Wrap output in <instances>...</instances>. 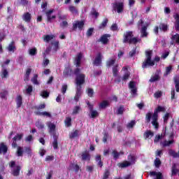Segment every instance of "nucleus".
<instances>
[{
    "mask_svg": "<svg viewBox=\"0 0 179 179\" xmlns=\"http://www.w3.org/2000/svg\"><path fill=\"white\" fill-rule=\"evenodd\" d=\"M22 19L27 23L31 22V14H30V13L29 12L24 13V15H22Z\"/></svg>",
    "mask_w": 179,
    "mask_h": 179,
    "instance_id": "17",
    "label": "nucleus"
},
{
    "mask_svg": "<svg viewBox=\"0 0 179 179\" xmlns=\"http://www.w3.org/2000/svg\"><path fill=\"white\" fill-rule=\"evenodd\" d=\"M103 56L101 55V52H98L94 62L93 65H95V66H100V64H101Z\"/></svg>",
    "mask_w": 179,
    "mask_h": 179,
    "instance_id": "7",
    "label": "nucleus"
},
{
    "mask_svg": "<svg viewBox=\"0 0 179 179\" xmlns=\"http://www.w3.org/2000/svg\"><path fill=\"white\" fill-rule=\"evenodd\" d=\"M48 127L49 128V134H55V129L57 128V126L54 123H52L51 122H48Z\"/></svg>",
    "mask_w": 179,
    "mask_h": 179,
    "instance_id": "14",
    "label": "nucleus"
},
{
    "mask_svg": "<svg viewBox=\"0 0 179 179\" xmlns=\"http://www.w3.org/2000/svg\"><path fill=\"white\" fill-rule=\"evenodd\" d=\"M136 54H138V52H136V48H134L132 50L129 52V55L130 58H132V57H134V55H136Z\"/></svg>",
    "mask_w": 179,
    "mask_h": 179,
    "instance_id": "55",
    "label": "nucleus"
},
{
    "mask_svg": "<svg viewBox=\"0 0 179 179\" xmlns=\"http://www.w3.org/2000/svg\"><path fill=\"white\" fill-rule=\"evenodd\" d=\"M107 23H108V19L105 18L103 21L99 26V30H101L102 29H105V27L107 26Z\"/></svg>",
    "mask_w": 179,
    "mask_h": 179,
    "instance_id": "35",
    "label": "nucleus"
},
{
    "mask_svg": "<svg viewBox=\"0 0 179 179\" xmlns=\"http://www.w3.org/2000/svg\"><path fill=\"white\" fill-rule=\"evenodd\" d=\"M136 125V121L135 120H131L130 122H129L127 125V128L128 129H132Z\"/></svg>",
    "mask_w": 179,
    "mask_h": 179,
    "instance_id": "48",
    "label": "nucleus"
},
{
    "mask_svg": "<svg viewBox=\"0 0 179 179\" xmlns=\"http://www.w3.org/2000/svg\"><path fill=\"white\" fill-rule=\"evenodd\" d=\"M153 55V50H146L145 51V59L142 63V68L143 69L149 68V66H155V62H159L160 61L159 57H155L154 60L152 59V56Z\"/></svg>",
    "mask_w": 179,
    "mask_h": 179,
    "instance_id": "1",
    "label": "nucleus"
},
{
    "mask_svg": "<svg viewBox=\"0 0 179 179\" xmlns=\"http://www.w3.org/2000/svg\"><path fill=\"white\" fill-rule=\"evenodd\" d=\"M16 103L17 108H20V107H22V104H23V98L22 97V95H18L17 96Z\"/></svg>",
    "mask_w": 179,
    "mask_h": 179,
    "instance_id": "23",
    "label": "nucleus"
},
{
    "mask_svg": "<svg viewBox=\"0 0 179 179\" xmlns=\"http://www.w3.org/2000/svg\"><path fill=\"white\" fill-rule=\"evenodd\" d=\"M91 15L92 16H94V17L96 18L99 17V12L96 10V8H92V10L91 11Z\"/></svg>",
    "mask_w": 179,
    "mask_h": 179,
    "instance_id": "61",
    "label": "nucleus"
},
{
    "mask_svg": "<svg viewBox=\"0 0 179 179\" xmlns=\"http://www.w3.org/2000/svg\"><path fill=\"white\" fill-rule=\"evenodd\" d=\"M109 106L110 103H108V101L104 100L99 104V108L104 110V108L108 107Z\"/></svg>",
    "mask_w": 179,
    "mask_h": 179,
    "instance_id": "32",
    "label": "nucleus"
},
{
    "mask_svg": "<svg viewBox=\"0 0 179 179\" xmlns=\"http://www.w3.org/2000/svg\"><path fill=\"white\" fill-rule=\"evenodd\" d=\"M30 73H31V69H30V68L27 69L25 76H24L25 81L29 80V79L30 78Z\"/></svg>",
    "mask_w": 179,
    "mask_h": 179,
    "instance_id": "46",
    "label": "nucleus"
},
{
    "mask_svg": "<svg viewBox=\"0 0 179 179\" xmlns=\"http://www.w3.org/2000/svg\"><path fill=\"white\" fill-rule=\"evenodd\" d=\"M173 82L175 85V89L177 93H179V76H176L173 78Z\"/></svg>",
    "mask_w": 179,
    "mask_h": 179,
    "instance_id": "22",
    "label": "nucleus"
},
{
    "mask_svg": "<svg viewBox=\"0 0 179 179\" xmlns=\"http://www.w3.org/2000/svg\"><path fill=\"white\" fill-rule=\"evenodd\" d=\"M127 160H129V163H131V166H132V164H135L136 162V157L132 155H129L127 157Z\"/></svg>",
    "mask_w": 179,
    "mask_h": 179,
    "instance_id": "29",
    "label": "nucleus"
},
{
    "mask_svg": "<svg viewBox=\"0 0 179 179\" xmlns=\"http://www.w3.org/2000/svg\"><path fill=\"white\" fill-rule=\"evenodd\" d=\"M29 54L31 57H34V55H37V48H33L29 49Z\"/></svg>",
    "mask_w": 179,
    "mask_h": 179,
    "instance_id": "43",
    "label": "nucleus"
},
{
    "mask_svg": "<svg viewBox=\"0 0 179 179\" xmlns=\"http://www.w3.org/2000/svg\"><path fill=\"white\" fill-rule=\"evenodd\" d=\"M52 146H53V148L55 150L58 149V139H57V136L54 137V141H53V143H52Z\"/></svg>",
    "mask_w": 179,
    "mask_h": 179,
    "instance_id": "50",
    "label": "nucleus"
},
{
    "mask_svg": "<svg viewBox=\"0 0 179 179\" xmlns=\"http://www.w3.org/2000/svg\"><path fill=\"white\" fill-rule=\"evenodd\" d=\"M52 13H54V10H49L45 13V15L47 16V20L50 23L52 22V19H56L57 16L56 15H51Z\"/></svg>",
    "mask_w": 179,
    "mask_h": 179,
    "instance_id": "9",
    "label": "nucleus"
},
{
    "mask_svg": "<svg viewBox=\"0 0 179 179\" xmlns=\"http://www.w3.org/2000/svg\"><path fill=\"white\" fill-rule=\"evenodd\" d=\"M83 162H90V154L87 151H84L80 154Z\"/></svg>",
    "mask_w": 179,
    "mask_h": 179,
    "instance_id": "8",
    "label": "nucleus"
},
{
    "mask_svg": "<svg viewBox=\"0 0 179 179\" xmlns=\"http://www.w3.org/2000/svg\"><path fill=\"white\" fill-rule=\"evenodd\" d=\"M64 123L66 127H72V118L70 117H66V120H64Z\"/></svg>",
    "mask_w": 179,
    "mask_h": 179,
    "instance_id": "40",
    "label": "nucleus"
},
{
    "mask_svg": "<svg viewBox=\"0 0 179 179\" xmlns=\"http://www.w3.org/2000/svg\"><path fill=\"white\" fill-rule=\"evenodd\" d=\"M82 90L79 88H76V96H74V101L78 103L79 101V99H80V96H82Z\"/></svg>",
    "mask_w": 179,
    "mask_h": 179,
    "instance_id": "19",
    "label": "nucleus"
},
{
    "mask_svg": "<svg viewBox=\"0 0 179 179\" xmlns=\"http://www.w3.org/2000/svg\"><path fill=\"white\" fill-rule=\"evenodd\" d=\"M72 72V69L69 68H66L63 72V75L65 78L69 76V73Z\"/></svg>",
    "mask_w": 179,
    "mask_h": 179,
    "instance_id": "47",
    "label": "nucleus"
},
{
    "mask_svg": "<svg viewBox=\"0 0 179 179\" xmlns=\"http://www.w3.org/2000/svg\"><path fill=\"white\" fill-rule=\"evenodd\" d=\"M152 117H153V114H152V112H148L145 115V122L147 124H149L150 122V120H152Z\"/></svg>",
    "mask_w": 179,
    "mask_h": 179,
    "instance_id": "38",
    "label": "nucleus"
},
{
    "mask_svg": "<svg viewBox=\"0 0 179 179\" xmlns=\"http://www.w3.org/2000/svg\"><path fill=\"white\" fill-rule=\"evenodd\" d=\"M131 166V162L128 161H124L123 162H119L117 164V166L120 169H127V167H129Z\"/></svg>",
    "mask_w": 179,
    "mask_h": 179,
    "instance_id": "18",
    "label": "nucleus"
},
{
    "mask_svg": "<svg viewBox=\"0 0 179 179\" xmlns=\"http://www.w3.org/2000/svg\"><path fill=\"white\" fill-rule=\"evenodd\" d=\"M166 111V108L163 106H157V108L155 110L154 113H152V115H156L157 117H159L158 113H164Z\"/></svg>",
    "mask_w": 179,
    "mask_h": 179,
    "instance_id": "16",
    "label": "nucleus"
},
{
    "mask_svg": "<svg viewBox=\"0 0 179 179\" xmlns=\"http://www.w3.org/2000/svg\"><path fill=\"white\" fill-rule=\"evenodd\" d=\"M82 57H83L82 53H78L77 55V57H76V66H77V68H79V66H80V62L82 61Z\"/></svg>",
    "mask_w": 179,
    "mask_h": 179,
    "instance_id": "30",
    "label": "nucleus"
},
{
    "mask_svg": "<svg viewBox=\"0 0 179 179\" xmlns=\"http://www.w3.org/2000/svg\"><path fill=\"white\" fill-rule=\"evenodd\" d=\"M24 151H23V148L18 146L17 148V156H18V157H22V156H23V153Z\"/></svg>",
    "mask_w": 179,
    "mask_h": 179,
    "instance_id": "41",
    "label": "nucleus"
},
{
    "mask_svg": "<svg viewBox=\"0 0 179 179\" xmlns=\"http://www.w3.org/2000/svg\"><path fill=\"white\" fill-rule=\"evenodd\" d=\"M174 143V141L171 140V141H166L165 140L162 143V148H166V146H170V145H173Z\"/></svg>",
    "mask_w": 179,
    "mask_h": 179,
    "instance_id": "37",
    "label": "nucleus"
},
{
    "mask_svg": "<svg viewBox=\"0 0 179 179\" xmlns=\"http://www.w3.org/2000/svg\"><path fill=\"white\" fill-rule=\"evenodd\" d=\"M8 94V90H3L1 92H0V97L1 99H4L5 100H6L8 99L6 97Z\"/></svg>",
    "mask_w": 179,
    "mask_h": 179,
    "instance_id": "42",
    "label": "nucleus"
},
{
    "mask_svg": "<svg viewBox=\"0 0 179 179\" xmlns=\"http://www.w3.org/2000/svg\"><path fill=\"white\" fill-rule=\"evenodd\" d=\"M155 166L157 169H159L160 166H162V161H160V159L156 158L155 160Z\"/></svg>",
    "mask_w": 179,
    "mask_h": 179,
    "instance_id": "52",
    "label": "nucleus"
},
{
    "mask_svg": "<svg viewBox=\"0 0 179 179\" xmlns=\"http://www.w3.org/2000/svg\"><path fill=\"white\" fill-rule=\"evenodd\" d=\"M38 78V75L34 74L33 78L31 79V80L34 83V85H39Z\"/></svg>",
    "mask_w": 179,
    "mask_h": 179,
    "instance_id": "45",
    "label": "nucleus"
},
{
    "mask_svg": "<svg viewBox=\"0 0 179 179\" xmlns=\"http://www.w3.org/2000/svg\"><path fill=\"white\" fill-rule=\"evenodd\" d=\"M44 108H45V103H42V104L39 105L38 106H35V110H36V111H40L41 110H44Z\"/></svg>",
    "mask_w": 179,
    "mask_h": 179,
    "instance_id": "59",
    "label": "nucleus"
},
{
    "mask_svg": "<svg viewBox=\"0 0 179 179\" xmlns=\"http://www.w3.org/2000/svg\"><path fill=\"white\" fill-rule=\"evenodd\" d=\"M118 64H115L113 67H112V71H113V76H118Z\"/></svg>",
    "mask_w": 179,
    "mask_h": 179,
    "instance_id": "34",
    "label": "nucleus"
},
{
    "mask_svg": "<svg viewBox=\"0 0 179 179\" xmlns=\"http://www.w3.org/2000/svg\"><path fill=\"white\" fill-rule=\"evenodd\" d=\"M79 135V130H75L74 131L71 132L69 135L70 139H73L74 138H77Z\"/></svg>",
    "mask_w": 179,
    "mask_h": 179,
    "instance_id": "44",
    "label": "nucleus"
},
{
    "mask_svg": "<svg viewBox=\"0 0 179 179\" xmlns=\"http://www.w3.org/2000/svg\"><path fill=\"white\" fill-rule=\"evenodd\" d=\"M86 93L88 97H91V98L94 97V90H93V88H90V87L87 88L86 90Z\"/></svg>",
    "mask_w": 179,
    "mask_h": 179,
    "instance_id": "33",
    "label": "nucleus"
},
{
    "mask_svg": "<svg viewBox=\"0 0 179 179\" xmlns=\"http://www.w3.org/2000/svg\"><path fill=\"white\" fill-rule=\"evenodd\" d=\"M110 170L109 169H106L104 173H103V176L102 179H108V177H110Z\"/></svg>",
    "mask_w": 179,
    "mask_h": 179,
    "instance_id": "54",
    "label": "nucleus"
},
{
    "mask_svg": "<svg viewBox=\"0 0 179 179\" xmlns=\"http://www.w3.org/2000/svg\"><path fill=\"white\" fill-rule=\"evenodd\" d=\"M115 59H110L106 62V66L110 68L113 66V65H115Z\"/></svg>",
    "mask_w": 179,
    "mask_h": 179,
    "instance_id": "39",
    "label": "nucleus"
},
{
    "mask_svg": "<svg viewBox=\"0 0 179 179\" xmlns=\"http://www.w3.org/2000/svg\"><path fill=\"white\" fill-rule=\"evenodd\" d=\"M51 44L54 45L55 51L59 48V41H55V42H52Z\"/></svg>",
    "mask_w": 179,
    "mask_h": 179,
    "instance_id": "56",
    "label": "nucleus"
},
{
    "mask_svg": "<svg viewBox=\"0 0 179 179\" xmlns=\"http://www.w3.org/2000/svg\"><path fill=\"white\" fill-rule=\"evenodd\" d=\"M159 120V117L157 116L156 115H152V121L151 122L152 125L154 126L155 129H159V122H157Z\"/></svg>",
    "mask_w": 179,
    "mask_h": 179,
    "instance_id": "12",
    "label": "nucleus"
},
{
    "mask_svg": "<svg viewBox=\"0 0 179 179\" xmlns=\"http://www.w3.org/2000/svg\"><path fill=\"white\" fill-rule=\"evenodd\" d=\"M91 118H96L99 117V112L97 110H92L91 112Z\"/></svg>",
    "mask_w": 179,
    "mask_h": 179,
    "instance_id": "60",
    "label": "nucleus"
},
{
    "mask_svg": "<svg viewBox=\"0 0 179 179\" xmlns=\"http://www.w3.org/2000/svg\"><path fill=\"white\" fill-rule=\"evenodd\" d=\"M8 153V146L5 143H0V154L6 155Z\"/></svg>",
    "mask_w": 179,
    "mask_h": 179,
    "instance_id": "15",
    "label": "nucleus"
},
{
    "mask_svg": "<svg viewBox=\"0 0 179 179\" xmlns=\"http://www.w3.org/2000/svg\"><path fill=\"white\" fill-rule=\"evenodd\" d=\"M23 138V134H17L13 138V141L17 142V141H21Z\"/></svg>",
    "mask_w": 179,
    "mask_h": 179,
    "instance_id": "57",
    "label": "nucleus"
},
{
    "mask_svg": "<svg viewBox=\"0 0 179 179\" xmlns=\"http://www.w3.org/2000/svg\"><path fill=\"white\" fill-rule=\"evenodd\" d=\"M36 127L38 128V129H44V124L40 122H36Z\"/></svg>",
    "mask_w": 179,
    "mask_h": 179,
    "instance_id": "62",
    "label": "nucleus"
},
{
    "mask_svg": "<svg viewBox=\"0 0 179 179\" xmlns=\"http://www.w3.org/2000/svg\"><path fill=\"white\" fill-rule=\"evenodd\" d=\"M124 111H125V109L124 108V106H120L117 108V115H122V114H124Z\"/></svg>",
    "mask_w": 179,
    "mask_h": 179,
    "instance_id": "49",
    "label": "nucleus"
},
{
    "mask_svg": "<svg viewBox=\"0 0 179 179\" xmlns=\"http://www.w3.org/2000/svg\"><path fill=\"white\" fill-rule=\"evenodd\" d=\"M159 29L161 30V31H164V33H166L169 31V25L167 24L160 23Z\"/></svg>",
    "mask_w": 179,
    "mask_h": 179,
    "instance_id": "25",
    "label": "nucleus"
},
{
    "mask_svg": "<svg viewBox=\"0 0 179 179\" xmlns=\"http://www.w3.org/2000/svg\"><path fill=\"white\" fill-rule=\"evenodd\" d=\"M142 39L134 37V31H128L123 34L122 43L124 44H138L141 43Z\"/></svg>",
    "mask_w": 179,
    "mask_h": 179,
    "instance_id": "3",
    "label": "nucleus"
},
{
    "mask_svg": "<svg viewBox=\"0 0 179 179\" xmlns=\"http://www.w3.org/2000/svg\"><path fill=\"white\" fill-rule=\"evenodd\" d=\"M129 76H131V73L128 71L124 74L123 77L122 78V80L124 82H125V80H128V79H129Z\"/></svg>",
    "mask_w": 179,
    "mask_h": 179,
    "instance_id": "53",
    "label": "nucleus"
},
{
    "mask_svg": "<svg viewBox=\"0 0 179 179\" xmlns=\"http://www.w3.org/2000/svg\"><path fill=\"white\" fill-rule=\"evenodd\" d=\"M73 74L76 76L75 82L76 89L82 90V86L86 83V75L82 73V71L79 68H76Z\"/></svg>",
    "mask_w": 179,
    "mask_h": 179,
    "instance_id": "2",
    "label": "nucleus"
},
{
    "mask_svg": "<svg viewBox=\"0 0 179 179\" xmlns=\"http://www.w3.org/2000/svg\"><path fill=\"white\" fill-rule=\"evenodd\" d=\"M35 114L36 115H41V116L43 115L45 117H48L49 118H51V113H50L47 111H45V112L36 111Z\"/></svg>",
    "mask_w": 179,
    "mask_h": 179,
    "instance_id": "31",
    "label": "nucleus"
},
{
    "mask_svg": "<svg viewBox=\"0 0 179 179\" xmlns=\"http://www.w3.org/2000/svg\"><path fill=\"white\" fill-rule=\"evenodd\" d=\"M9 75V73L8 72V70L6 69H4L2 70V78H8V76Z\"/></svg>",
    "mask_w": 179,
    "mask_h": 179,
    "instance_id": "64",
    "label": "nucleus"
},
{
    "mask_svg": "<svg viewBox=\"0 0 179 179\" xmlns=\"http://www.w3.org/2000/svg\"><path fill=\"white\" fill-rule=\"evenodd\" d=\"M79 111H80V106H76L73 109V115H76V114L79 113Z\"/></svg>",
    "mask_w": 179,
    "mask_h": 179,
    "instance_id": "51",
    "label": "nucleus"
},
{
    "mask_svg": "<svg viewBox=\"0 0 179 179\" xmlns=\"http://www.w3.org/2000/svg\"><path fill=\"white\" fill-rule=\"evenodd\" d=\"M53 38H55V35L54 34H47L43 36V41H45V43H50V41H51V40H53Z\"/></svg>",
    "mask_w": 179,
    "mask_h": 179,
    "instance_id": "20",
    "label": "nucleus"
},
{
    "mask_svg": "<svg viewBox=\"0 0 179 179\" xmlns=\"http://www.w3.org/2000/svg\"><path fill=\"white\" fill-rule=\"evenodd\" d=\"M113 9L117 13H122L124 12V2L116 1L113 3Z\"/></svg>",
    "mask_w": 179,
    "mask_h": 179,
    "instance_id": "5",
    "label": "nucleus"
},
{
    "mask_svg": "<svg viewBox=\"0 0 179 179\" xmlns=\"http://www.w3.org/2000/svg\"><path fill=\"white\" fill-rule=\"evenodd\" d=\"M110 30L112 31H118V25L117 24H113L110 27Z\"/></svg>",
    "mask_w": 179,
    "mask_h": 179,
    "instance_id": "63",
    "label": "nucleus"
},
{
    "mask_svg": "<svg viewBox=\"0 0 179 179\" xmlns=\"http://www.w3.org/2000/svg\"><path fill=\"white\" fill-rule=\"evenodd\" d=\"M95 160L97 162V166H99V167L101 168L103 166V163L101 161V155H96L95 156Z\"/></svg>",
    "mask_w": 179,
    "mask_h": 179,
    "instance_id": "26",
    "label": "nucleus"
},
{
    "mask_svg": "<svg viewBox=\"0 0 179 179\" xmlns=\"http://www.w3.org/2000/svg\"><path fill=\"white\" fill-rule=\"evenodd\" d=\"M174 19L176 20L175 22V29L176 30V31H179V14L176 13Z\"/></svg>",
    "mask_w": 179,
    "mask_h": 179,
    "instance_id": "27",
    "label": "nucleus"
},
{
    "mask_svg": "<svg viewBox=\"0 0 179 179\" xmlns=\"http://www.w3.org/2000/svg\"><path fill=\"white\" fill-rule=\"evenodd\" d=\"M171 71H173V66L170 65L166 67L165 76H167V75H169L171 72Z\"/></svg>",
    "mask_w": 179,
    "mask_h": 179,
    "instance_id": "58",
    "label": "nucleus"
},
{
    "mask_svg": "<svg viewBox=\"0 0 179 179\" xmlns=\"http://www.w3.org/2000/svg\"><path fill=\"white\" fill-rule=\"evenodd\" d=\"M8 51L9 52H15V50H16V45H15V41H11L10 43L7 47Z\"/></svg>",
    "mask_w": 179,
    "mask_h": 179,
    "instance_id": "21",
    "label": "nucleus"
},
{
    "mask_svg": "<svg viewBox=\"0 0 179 179\" xmlns=\"http://www.w3.org/2000/svg\"><path fill=\"white\" fill-rule=\"evenodd\" d=\"M108 37H111L110 34H103L98 40L99 42L102 43V44H108Z\"/></svg>",
    "mask_w": 179,
    "mask_h": 179,
    "instance_id": "10",
    "label": "nucleus"
},
{
    "mask_svg": "<svg viewBox=\"0 0 179 179\" xmlns=\"http://www.w3.org/2000/svg\"><path fill=\"white\" fill-rule=\"evenodd\" d=\"M155 136V133L150 130H147L144 134H143V137L145 139H148V138H152V136Z\"/></svg>",
    "mask_w": 179,
    "mask_h": 179,
    "instance_id": "24",
    "label": "nucleus"
},
{
    "mask_svg": "<svg viewBox=\"0 0 179 179\" xmlns=\"http://www.w3.org/2000/svg\"><path fill=\"white\" fill-rule=\"evenodd\" d=\"M157 80H160V76L158 74L151 76L149 82H150V83H154V82H157Z\"/></svg>",
    "mask_w": 179,
    "mask_h": 179,
    "instance_id": "36",
    "label": "nucleus"
},
{
    "mask_svg": "<svg viewBox=\"0 0 179 179\" xmlns=\"http://www.w3.org/2000/svg\"><path fill=\"white\" fill-rule=\"evenodd\" d=\"M148 27H149V24H146L145 25L143 26L141 29V37H148Z\"/></svg>",
    "mask_w": 179,
    "mask_h": 179,
    "instance_id": "13",
    "label": "nucleus"
},
{
    "mask_svg": "<svg viewBox=\"0 0 179 179\" xmlns=\"http://www.w3.org/2000/svg\"><path fill=\"white\" fill-rule=\"evenodd\" d=\"M171 45H175L176 44L179 45V34H176L175 35H172V37L171 38Z\"/></svg>",
    "mask_w": 179,
    "mask_h": 179,
    "instance_id": "11",
    "label": "nucleus"
},
{
    "mask_svg": "<svg viewBox=\"0 0 179 179\" xmlns=\"http://www.w3.org/2000/svg\"><path fill=\"white\" fill-rule=\"evenodd\" d=\"M69 10L72 13V15H78V8L75 6H69Z\"/></svg>",
    "mask_w": 179,
    "mask_h": 179,
    "instance_id": "28",
    "label": "nucleus"
},
{
    "mask_svg": "<svg viewBox=\"0 0 179 179\" xmlns=\"http://www.w3.org/2000/svg\"><path fill=\"white\" fill-rule=\"evenodd\" d=\"M83 27H85V21H76L75 23L73 24V30L75 31L76 29L78 30H83Z\"/></svg>",
    "mask_w": 179,
    "mask_h": 179,
    "instance_id": "6",
    "label": "nucleus"
},
{
    "mask_svg": "<svg viewBox=\"0 0 179 179\" xmlns=\"http://www.w3.org/2000/svg\"><path fill=\"white\" fill-rule=\"evenodd\" d=\"M9 167L12 169L11 174L13 177H19L20 176V171L22 167L20 165L16 166V161H11L9 162Z\"/></svg>",
    "mask_w": 179,
    "mask_h": 179,
    "instance_id": "4",
    "label": "nucleus"
}]
</instances>
